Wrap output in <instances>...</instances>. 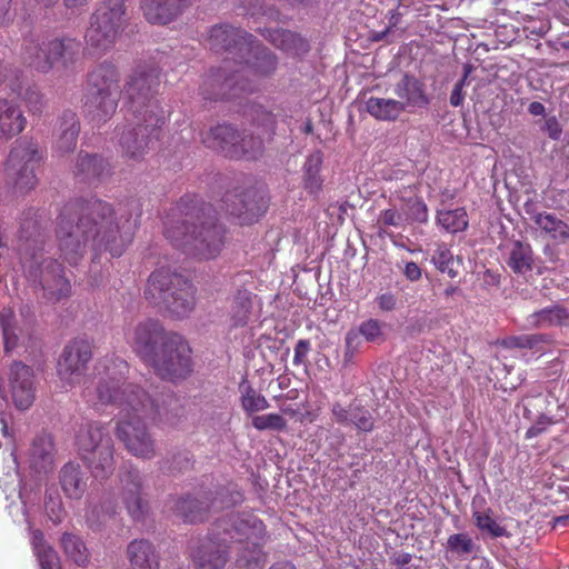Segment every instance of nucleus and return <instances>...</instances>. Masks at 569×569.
<instances>
[{
    "mask_svg": "<svg viewBox=\"0 0 569 569\" xmlns=\"http://www.w3.org/2000/svg\"><path fill=\"white\" fill-rule=\"evenodd\" d=\"M142 214L138 199L118 204L97 197L68 200L56 219V241L60 257L71 266L84 257L88 249L120 257L131 243Z\"/></svg>",
    "mask_w": 569,
    "mask_h": 569,
    "instance_id": "nucleus-1",
    "label": "nucleus"
},
{
    "mask_svg": "<svg viewBox=\"0 0 569 569\" xmlns=\"http://www.w3.org/2000/svg\"><path fill=\"white\" fill-rule=\"evenodd\" d=\"M94 370L99 377L94 406H113L119 409L120 421L116 427L117 438L133 456L152 459L156 456L154 440L148 432L146 420L168 419L178 409L179 400L172 392L156 391L153 395L139 386L127 382L129 365L120 358L99 361Z\"/></svg>",
    "mask_w": 569,
    "mask_h": 569,
    "instance_id": "nucleus-2",
    "label": "nucleus"
},
{
    "mask_svg": "<svg viewBox=\"0 0 569 569\" xmlns=\"http://www.w3.org/2000/svg\"><path fill=\"white\" fill-rule=\"evenodd\" d=\"M267 528L253 513L231 515L216 521L208 535L189 549L194 569H224L236 551L239 567L254 569L266 562Z\"/></svg>",
    "mask_w": 569,
    "mask_h": 569,
    "instance_id": "nucleus-3",
    "label": "nucleus"
},
{
    "mask_svg": "<svg viewBox=\"0 0 569 569\" xmlns=\"http://www.w3.org/2000/svg\"><path fill=\"white\" fill-rule=\"evenodd\" d=\"M160 76L156 62H146L137 66L124 84L129 124L120 134L119 146L127 161H141L164 124V111L157 98Z\"/></svg>",
    "mask_w": 569,
    "mask_h": 569,
    "instance_id": "nucleus-4",
    "label": "nucleus"
},
{
    "mask_svg": "<svg viewBox=\"0 0 569 569\" xmlns=\"http://www.w3.org/2000/svg\"><path fill=\"white\" fill-rule=\"evenodd\" d=\"M163 234L184 254L198 260H211L221 253L227 229L218 222L210 203L196 194H186L167 212Z\"/></svg>",
    "mask_w": 569,
    "mask_h": 569,
    "instance_id": "nucleus-5",
    "label": "nucleus"
},
{
    "mask_svg": "<svg viewBox=\"0 0 569 569\" xmlns=\"http://www.w3.org/2000/svg\"><path fill=\"white\" fill-rule=\"evenodd\" d=\"M240 57L231 68L211 69L203 77L201 93L206 100H232L253 92L250 76H269L277 69V57L256 41L254 37L239 47Z\"/></svg>",
    "mask_w": 569,
    "mask_h": 569,
    "instance_id": "nucleus-6",
    "label": "nucleus"
},
{
    "mask_svg": "<svg viewBox=\"0 0 569 569\" xmlns=\"http://www.w3.org/2000/svg\"><path fill=\"white\" fill-rule=\"evenodd\" d=\"M247 114L251 126L259 130V136L254 137L247 130L240 133L231 124H218L202 136V142L230 159H258L263 153L264 139L274 134L277 119L261 104H252Z\"/></svg>",
    "mask_w": 569,
    "mask_h": 569,
    "instance_id": "nucleus-7",
    "label": "nucleus"
},
{
    "mask_svg": "<svg viewBox=\"0 0 569 569\" xmlns=\"http://www.w3.org/2000/svg\"><path fill=\"white\" fill-rule=\"evenodd\" d=\"M196 292L197 289L189 279L170 269L160 268L149 276L144 298L172 316L183 318L196 307Z\"/></svg>",
    "mask_w": 569,
    "mask_h": 569,
    "instance_id": "nucleus-8",
    "label": "nucleus"
},
{
    "mask_svg": "<svg viewBox=\"0 0 569 569\" xmlns=\"http://www.w3.org/2000/svg\"><path fill=\"white\" fill-rule=\"evenodd\" d=\"M119 71L111 62L97 66L87 78L83 112L94 123L107 122L116 112L120 99Z\"/></svg>",
    "mask_w": 569,
    "mask_h": 569,
    "instance_id": "nucleus-9",
    "label": "nucleus"
},
{
    "mask_svg": "<svg viewBox=\"0 0 569 569\" xmlns=\"http://www.w3.org/2000/svg\"><path fill=\"white\" fill-rule=\"evenodd\" d=\"M76 448L96 478H106L114 470V447L109 425L89 421L76 435Z\"/></svg>",
    "mask_w": 569,
    "mask_h": 569,
    "instance_id": "nucleus-10",
    "label": "nucleus"
},
{
    "mask_svg": "<svg viewBox=\"0 0 569 569\" xmlns=\"http://www.w3.org/2000/svg\"><path fill=\"white\" fill-rule=\"evenodd\" d=\"M81 43L76 38L64 37L43 41H30L23 48L22 57L31 68L48 72L59 64L63 70H73L79 59Z\"/></svg>",
    "mask_w": 569,
    "mask_h": 569,
    "instance_id": "nucleus-11",
    "label": "nucleus"
},
{
    "mask_svg": "<svg viewBox=\"0 0 569 569\" xmlns=\"http://www.w3.org/2000/svg\"><path fill=\"white\" fill-rule=\"evenodd\" d=\"M126 21L124 0H102L84 33L87 44L99 52L109 50L122 32Z\"/></svg>",
    "mask_w": 569,
    "mask_h": 569,
    "instance_id": "nucleus-12",
    "label": "nucleus"
},
{
    "mask_svg": "<svg viewBox=\"0 0 569 569\" xmlns=\"http://www.w3.org/2000/svg\"><path fill=\"white\" fill-rule=\"evenodd\" d=\"M44 159V151L32 139H20L12 147L6 170L16 188L31 190L37 186V171Z\"/></svg>",
    "mask_w": 569,
    "mask_h": 569,
    "instance_id": "nucleus-13",
    "label": "nucleus"
},
{
    "mask_svg": "<svg viewBox=\"0 0 569 569\" xmlns=\"http://www.w3.org/2000/svg\"><path fill=\"white\" fill-rule=\"evenodd\" d=\"M191 353L188 341L178 333L161 348L147 367L162 380L171 382L184 380L192 372Z\"/></svg>",
    "mask_w": 569,
    "mask_h": 569,
    "instance_id": "nucleus-14",
    "label": "nucleus"
},
{
    "mask_svg": "<svg viewBox=\"0 0 569 569\" xmlns=\"http://www.w3.org/2000/svg\"><path fill=\"white\" fill-rule=\"evenodd\" d=\"M176 335L178 333L167 331L160 321L144 319L127 333V340L133 352L148 366L161 348Z\"/></svg>",
    "mask_w": 569,
    "mask_h": 569,
    "instance_id": "nucleus-15",
    "label": "nucleus"
},
{
    "mask_svg": "<svg viewBox=\"0 0 569 569\" xmlns=\"http://www.w3.org/2000/svg\"><path fill=\"white\" fill-rule=\"evenodd\" d=\"M267 207L264 197L253 188L241 192L228 191L222 199V209L240 224L256 222L266 212Z\"/></svg>",
    "mask_w": 569,
    "mask_h": 569,
    "instance_id": "nucleus-16",
    "label": "nucleus"
},
{
    "mask_svg": "<svg viewBox=\"0 0 569 569\" xmlns=\"http://www.w3.org/2000/svg\"><path fill=\"white\" fill-rule=\"evenodd\" d=\"M92 358V346L86 339H74L64 348L58 360L57 372L59 378L68 386L80 381Z\"/></svg>",
    "mask_w": 569,
    "mask_h": 569,
    "instance_id": "nucleus-17",
    "label": "nucleus"
},
{
    "mask_svg": "<svg viewBox=\"0 0 569 569\" xmlns=\"http://www.w3.org/2000/svg\"><path fill=\"white\" fill-rule=\"evenodd\" d=\"M252 37L242 29L229 24H217L209 31L208 43L214 52H228L229 56L224 59L222 67L231 68V62L234 63L240 57L239 47H242L243 42L248 43Z\"/></svg>",
    "mask_w": 569,
    "mask_h": 569,
    "instance_id": "nucleus-18",
    "label": "nucleus"
},
{
    "mask_svg": "<svg viewBox=\"0 0 569 569\" xmlns=\"http://www.w3.org/2000/svg\"><path fill=\"white\" fill-rule=\"evenodd\" d=\"M120 498L133 520H142L149 510L143 497L142 477L138 469L128 468L120 472Z\"/></svg>",
    "mask_w": 569,
    "mask_h": 569,
    "instance_id": "nucleus-19",
    "label": "nucleus"
},
{
    "mask_svg": "<svg viewBox=\"0 0 569 569\" xmlns=\"http://www.w3.org/2000/svg\"><path fill=\"white\" fill-rule=\"evenodd\" d=\"M39 283L43 290V297L51 302H59L70 297L71 283L64 274L62 264L52 258L41 261Z\"/></svg>",
    "mask_w": 569,
    "mask_h": 569,
    "instance_id": "nucleus-20",
    "label": "nucleus"
},
{
    "mask_svg": "<svg viewBox=\"0 0 569 569\" xmlns=\"http://www.w3.org/2000/svg\"><path fill=\"white\" fill-rule=\"evenodd\" d=\"M9 387L12 402L19 410L29 409L36 398L33 370L31 367L16 361L10 367Z\"/></svg>",
    "mask_w": 569,
    "mask_h": 569,
    "instance_id": "nucleus-21",
    "label": "nucleus"
},
{
    "mask_svg": "<svg viewBox=\"0 0 569 569\" xmlns=\"http://www.w3.org/2000/svg\"><path fill=\"white\" fill-rule=\"evenodd\" d=\"M393 93L399 98L397 101L402 104L403 111H411L415 108H427L430 103L426 84L409 73H405L393 86Z\"/></svg>",
    "mask_w": 569,
    "mask_h": 569,
    "instance_id": "nucleus-22",
    "label": "nucleus"
},
{
    "mask_svg": "<svg viewBox=\"0 0 569 569\" xmlns=\"http://www.w3.org/2000/svg\"><path fill=\"white\" fill-rule=\"evenodd\" d=\"M254 298L256 296L248 289H238L233 293L228 310L230 329L244 328L258 318Z\"/></svg>",
    "mask_w": 569,
    "mask_h": 569,
    "instance_id": "nucleus-23",
    "label": "nucleus"
},
{
    "mask_svg": "<svg viewBox=\"0 0 569 569\" xmlns=\"http://www.w3.org/2000/svg\"><path fill=\"white\" fill-rule=\"evenodd\" d=\"M73 173L80 181L96 184L111 176V166L100 156L81 151L78 154Z\"/></svg>",
    "mask_w": 569,
    "mask_h": 569,
    "instance_id": "nucleus-24",
    "label": "nucleus"
},
{
    "mask_svg": "<svg viewBox=\"0 0 569 569\" xmlns=\"http://www.w3.org/2000/svg\"><path fill=\"white\" fill-rule=\"evenodd\" d=\"M192 0H142L146 19L153 24L171 22Z\"/></svg>",
    "mask_w": 569,
    "mask_h": 569,
    "instance_id": "nucleus-25",
    "label": "nucleus"
},
{
    "mask_svg": "<svg viewBox=\"0 0 569 569\" xmlns=\"http://www.w3.org/2000/svg\"><path fill=\"white\" fill-rule=\"evenodd\" d=\"M212 500L208 495L201 498L181 497L172 500L170 507L183 521L196 523L204 521L208 517Z\"/></svg>",
    "mask_w": 569,
    "mask_h": 569,
    "instance_id": "nucleus-26",
    "label": "nucleus"
},
{
    "mask_svg": "<svg viewBox=\"0 0 569 569\" xmlns=\"http://www.w3.org/2000/svg\"><path fill=\"white\" fill-rule=\"evenodd\" d=\"M27 118L21 108L12 100L0 99V137L11 139L21 133Z\"/></svg>",
    "mask_w": 569,
    "mask_h": 569,
    "instance_id": "nucleus-27",
    "label": "nucleus"
},
{
    "mask_svg": "<svg viewBox=\"0 0 569 569\" xmlns=\"http://www.w3.org/2000/svg\"><path fill=\"white\" fill-rule=\"evenodd\" d=\"M59 479L62 491L70 499H80L87 490L88 478L77 463H66Z\"/></svg>",
    "mask_w": 569,
    "mask_h": 569,
    "instance_id": "nucleus-28",
    "label": "nucleus"
},
{
    "mask_svg": "<svg viewBox=\"0 0 569 569\" xmlns=\"http://www.w3.org/2000/svg\"><path fill=\"white\" fill-rule=\"evenodd\" d=\"M130 563L138 569H159V555L147 539H136L128 545Z\"/></svg>",
    "mask_w": 569,
    "mask_h": 569,
    "instance_id": "nucleus-29",
    "label": "nucleus"
},
{
    "mask_svg": "<svg viewBox=\"0 0 569 569\" xmlns=\"http://www.w3.org/2000/svg\"><path fill=\"white\" fill-rule=\"evenodd\" d=\"M266 32L267 34L264 32L262 34L282 51L299 56L309 50L308 41L296 32L284 29H268Z\"/></svg>",
    "mask_w": 569,
    "mask_h": 569,
    "instance_id": "nucleus-30",
    "label": "nucleus"
},
{
    "mask_svg": "<svg viewBox=\"0 0 569 569\" xmlns=\"http://www.w3.org/2000/svg\"><path fill=\"white\" fill-rule=\"evenodd\" d=\"M29 459L31 467L38 471H47L53 462V442L49 435L37 436L30 448Z\"/></svg>",
    "mask_w": 569,
    "mask_h": 569,
    "instance_id": "nucleus-31",
    "label": "nucleus"
},
{
    "mask_svg": "<svg viewBox=\"0 0 569 569\" xmlns=\"http://www.w3.org/2000/svg\"><path fill=\"white\" fill-rule=\"evenodd\" d=\"M506 263L517 274L531 272L535 267L531 246L519 240L513 241L510 246Z\"/></svg>",
    "mask_w": 569,
    "mask_h": 569,
    "instance_id": "nucleus-32",
    "label": "nucleus"
},
{
    "mask_svg": "<svg viewBox=\"0 0 569 569\" xmlns=\"http://www.w3.org/2000/svg\"><path fill=\"white\" fill-rule=\"evenodd\" d=\"M60 134L56 142V149L59 153L64 154L73 151L77 146L80 132V122L72 111H67L60 120Z\"/></svg>",
    "mask_w": 569,
    "mask_h": 569,
    "instance_id": "nucleus-33",
    "label": "nucleus"
},
{
    "mask_svg": "<svg viewBox=\"0 0 569 569\" xmlns=\"http://www.w3.org/2000/svg\"><path fill=\"white\" fill-rule=\"evenodd\" d=\"M535 224L552 240L563 243L569 240V224L549 212H537L531 216Z\"/></svg>",
    "mask_w": 569,
    "mask_h": 569,
    "instance_id": "nucleus-34",
    "label": "nucleus"
},
{
    "mask_svg": "<svg viewBox=\"0 0 569 569\" xmlns=\"http://www.w3.org/2000/svg\"><path fill=\"white\" fill-rule=\"evenodd\" d=\"M569 319V312L559 305L546 307L527 317L528 328H548L561 326Z\"/></svg>",
    "mask_w": 569,
    "mask_h": 569,
    "instance_id": "nucleus-35",
    "label": "nucleus"
},
{
    "mask_svg": "<svg viewBox=\"0 0 569 569\" xmlns=\"http://www.w3.org/2000/svg\"><path fill=\"white\" fill-rule=\"evenodd\" d=\"M366 109L370 116L380 121H395L405 112L402 104L396 99L370 97L366 102Z\"/></svg>",
    "mask_w": 569,
    "mask_h": 569,
    "instance_id": "nucleus-36",
    "label": "nucleus"
},
{
    "mask_svg": "<svg viewBox=\"0 0 569 569\" xmlns=\"http://www.w3.org/2000/svg\"><path fill=\"white\" fill-rule=\"evenodd\" d=\"M406 193H412L411 189H406ZM401 212L406 222L426 223L429 218V211L423 199L417 194L402 196Z\"/></svg>",
    "mask_w": 569,
    "mask_h": 569,
    "instance_id": "nucleus-37",
    "label": "nucleus"
},
{
    "mask_svg": "<svg viewBox=\"0 0 569 569\" xmlns=\"http://www.w3.org/2000/svg\"><path fill=\"white\" fill-rule=\"evenodd\" d=\"M525 400L527 402L525 405L523 417L529 420L536 419L535 423L530 428H528V430L526 431V436H525L526 439H531V438L538 437L541 433L546 432L548 430V428L551 425H553V420H552V418H550L543 413L536 415L530 409V407L536 408L538 406V402L545 403V399L542 398L541 395H538L537 397H531V398L527 397Z\"/></svg>",
    "mask_w": 569,
    "mask_h": 569,
    "instance_id": "nucleus-38",
    "label": "nucleus"
},
{
    "mask_svg": "<svg viewBox=\"0 0 569 569\" xmlns=\"http://www.w3.org/2000/svg\"><path fill=\"white\" fill-rule=\"evenodd\" d=\"M239 389L241 393V408L248 416H253V413L263 411L270 407L267 398L256 390L247 380L240 383Z\"/></svg>",
    "mask_w": 569,
    "mask_h": 569,
    "instance_id": "nucleus-39",
    "label": "nucleus"
},
{
    "mask_svg": "<svg viewBox=\"0 0 569 569\" xmlns=\"http://www.w3.org/2000/svg\"><path fill=\"white\" fill-rule=\"evenodd\" d=\"M322 166V152L316 151L311 153L303 166L305 169V189L311 193H318L322 188V179L320 170Z\"/></svg>",
    "mask_w": 569,
    "mask_h": 569,
    "instance_id": "nucleus-40",
    "label": "nucleus"
},
{
    "mask_svg": "<svg viewBox=\"0 0 569 569\" xmlns=\"http://www.w3.org/2000/svg\"><path fill=\"white\" fill-rule=\"evenodd\" d=\"M437 223L450 233H457L467 229L469 220L465 208L439 210Z\"/></svg>",
    "mask_w": 569,
    "mask_h": 569,
    "instance_id": "nucleus-41",
    "label": "nucleus"
},
{
    "mask_svg": "<svg viewBox=\"0 0 569 569\" xmlns=\"http://www.w3.org/2000/svg\"><path fill=\"white\" fill-rule=\"evenodd\" d=\"M40 226L34 219H26L19 229V252L21 257L28 254L30 248H34L40 243Z\"/></svg>",
    "mask_w": 569,
    "mask_h": 569,
    "instance_id": "nucleus-42",
    "label": "nucleus"
},
{
    "mask_svg": "<svg viewBox=\"0 0 569 569\" xmlns=\"http://www.w3.org/2000/svg\"><path fill=\"white\" fill-rule=\"evenodd\" d=\"M61 542L67 557L76 565L84 567L89 562L88 549L79 537L64 533Z\"/></svg>",
    "mask_w": 569,
    "mask_h": 569,
    "instance_id": "nucleus-43",
    "label": "nucleus"
},
{
    "mask_svg": "<svg viewBox=\"0 0 569 569\" xmlns=\"http://www.w3.org/2000/svg\"><path fill=\"white\" fill-rule=\"evenodd\" d=\"M431 260L440 272L447 273L450 278L458 276L456 266L460 263V260L455 258L451 250L445 243L437 246Z\"/></svg>",
    "mask_w": 569,
    "mask_h": 569,
    "instance_id": "nucleus-44",
    "label": "nucleus"
},
{
    "mask_svg": "<svg viewBox=\"0 0 569 569\" xmlns=\"http://www.w3.org/2000/svg\"><path fill=\"white\" fill-rule=\"evenodd\" d=\"M475 526L481 531L487 532L493 538L507 536L505 527L500 526L491 516V510L475 511L472 513Z\"/></svg>",
    "mask_w": 569,
    "mask_h": 569,
    "instance_id": "nucleus-45",
    "label": "nucleus"
},
{
    "mask_svg": "<svg viewBox=\"0 0 569 569\" xmlns=\"http://www.w3.org/2000/svg\"><path fill=\"white\" fill-rule=\"evenodd\" d=\"M252 427L259 431L272 430V431H287L288 422L284 417L280 413H267L260 416H252Z\"/></svg>",
    "mask_w": 569,
    "mask_h": 569,
    "instance_id": "nucleus-46",
    "label": "nucleus"
},
{
    "mask_svg": "<svg viewBox=\"0 0 569 569\" xmlns=\"http://www.w3.org/2000/svg\"><path fill=\"white\" fill-rule=\"evenodd\" d=\"M349 425L355 426L359 431L370 432L375 428V419L369 410L362 406H355L351 408Z\"/></svg>",
    "mask_w": 569,
    "mask_h": 569,
    "instance_id": "nucleus-47",
    "label": "nucleus"
},
{
    "mask_svg": "<svg viewBox=\"0 0 569 569\" xmlns=\"http://www.w3.org/2000/svg\"><path fill=\"white\" fill-rule=\"evenodd\" d=\"M405 222L406 221L402 212L399 211L397 208H388L381 210L377 219L379 234L386 232L387 227L401 228L403 227Z\"/></svg>",
    "mask_w": 569,
    "mask_h": 569,
    "instance_id": "nucleus-48",
    "label": "nucleus"
},
{
    "mask_svg": "<svg viewBox=\"0 0 569 569\" xmlns=\"http://www.w3.org/2000/svg\"><path fill=\"white\" fill-rule=\"evenodd\" d=\"M448 549L458 555H469L473 551V541L467 533H453L447 540Z\"/></svg>",
    "mask_w": 569,
    "mask_h": 569,
    "instance_id": "nucleus-49",
    "label": "nucleus"
},
{
    "mask_svg": "<svg viewBox=\"0 0 569 569\" xmlns=\"http://www.w3.org/2000/svg\"><path fill=\"white\" fill-rule=\"evenodd\" d=\"M12 91L17 93L26 101L31 112H40L43 106V99L36 87H28L24 91L21 87H12Z\"/></svg>",
    "mask_w": 569,
    "mask_h": 569,
    "instance_id": "nucleus-50",
    "label": "nucleus"
},
{
    "mask_svg": "<svg viewBox=\"0 0 569 569\" xmlns=\"http://www.w3.org/2000/svg\"><path fill=\"white\" fill-rule=\"evenodd\" d=\"M359 335L367 341L376 342L382 336L381 323L377 319H369L359 326Z\"/></svg>",
    "mask_w": 569,
    "mask_h": 569,
    "instance_id": "nucleus-51",
    "label": "nucleus"
},
{
    "mask_svg": "<svg viewBox=\"0 0 569 569\" xmlns=\"http://www.w3.org/2000/svg\"><path fill=\"white\" fill-rule=\"evenodd\" d=\"M41 569H60L59 557L57 552L50 547L40 548L34 552Z\"/></svg>",
    "mask_w": 569,
    "mask_h": 569,
    "instance_id": "nucleus-52",
    "label": "nucleus"
},
{
    "mask_svg": "<svg viewBox=\"0 0 569 569\" xmlns=\"http://www.w3.org/2000/svg\"><path fill=\"white\" fill-rule=\"evenodd\" d=\"M545 341L543 335H523L511 339V343L518 348L532 349Z\"/></svg>",
    "mask_w": 569,
    "mask_h": 569,
    "instance_id": "nucleus-53",
    "label": "nucleus"
},
{
    "mask_svg": "<svg viewBox=\"0 0 569 569\" xmlns=\"http://www.w3.org/2000/svg\"><path fill=\"white\" fill-rule=\"evenodd\" d=\"M311 350L309 340L300 339L295 346L293 363L296 366L303 365L307 361L308 353Z\"/></svg>",
    "mask_w": 569,
    "mask_h": 569,
    "instance_id": "nucleus-54",
    "label": "nucleus"
},
{
    "mask_svg": "<svg viewBox=\"0 0 569 569\" xmlns=\"http://www.w3.org/2000/svg\"><path fill=\"white\" fill-rule=\"evenodd\" d=\"M355 406H350L349 408H345L339 402L332 405V416L335 421L339 425L348 426L351 418V408Z\"/></svg>",
    "mask_w": 569,
    "mask_h": 569,
    "instance_id": "nucleus-55",
    "label": "nucleus"
},
{
    "mask_svg": "<svg viewBox=\"0 0 569 569\" xmlns=\"http://www.w3.org/2000/svg\"><path fill=\"white\" fill-rule=\"evenodd\" d=\"M543 130L547 132L550 139L558 140L562 133V129L556 119V117H550L546 120Z\"/></svg>",
    "mask_w": 569,
    "mask_h": 569,
    "instance_id": "nucleus-56",
    "label": "nucleus"
},
{
    "mask_svg": "<svg viewBox=\"0 0 569 569\" xmlns=\"http://www.w3.org/2000/svg\"><path fill=\"white\" fill-rule=\"evenodd\" d=\"M46 510L49 518L54 522H60L62 518V506L60 501L50 500L46 502Z\"/></svg>",
    "mask_w": 569,
    "mask_h": 569,
    "instance_id": "nucleus-57",
    "label": "nucleus"
},
{
    "mask_svg": "<svg viewBox=\"0 0 569 569\" xmlns=\"http://www.w3.org/2000/svg\"><path fill=\"white\" fill-rule=\"evenodd\" d=\"M280 412V415L293 418L301 423L307 419V416L309 415V412H301L299 408H295L291 405L281 406Z\"/></svg>",
    "mask_w": 569,
    "mask_h": 569,
    "instance_id": "nucleus-58",
    "label": "nucleus"
},
{
    "mask_svg": "<svg viewBox=\"0 0 569 569\" xmlns=\"http://www.w3.org/2000/svg\"><path fill=\"white\" fill-rule=\"evenodd\" d=\"M379 308L383 311H391L396 308L397 299L392 293H382L377 298Z\"/></svg>",
    "mask_w": 569,
    "mask_h": 569,
    "instance_id": "nucleus-59",
    "label": "nucleus"
},
{
    "mask_svg": "<svg viewBox=\"0 0 569 569\" xmlns=\"http://www.w3.org/2000/svg\"><path fill=\"white\" fill-rule=\"evenodd\" d=\"M403 274L410 281H418L421 278V269L416 262L410 261L406 263Z\"/></svg>",
    "mask_w": 569,
    "mask_h": 569,
    "instance_id": "nucleus-60",
    "label": "nucleus"
},
{
    "mask_svg": "<svg viewBox=\"0 0 569 569\" xmlns=\"http://www.w3.org/2000/svg\"><path fill=\"white\" fill-rule=\"evenodd\" d=\"M358 345H359V332H353V331L348 332L346 336L347 351L352 355L353 351L357 349Z\"/></svg>",
    "mask_w": 569,
    "mask_h": 569,
    "instance_id": "nucleus-61",
    "label": "nucleus"
},
{
    "mask_svg": "<svg viewBox=\"0 0 569 569\" xmlns=\"http://www.w3.org/2000/svg\"><path fill=\"white\" fill-rule=\"evenodd\" d=\"M463 100V89L455 86L450 94V104L453 107H459L462 104Z\"/></svg>",
    "mask_w": 569,
    "mask_h": 569,
    "instance_id": "nucleus-62",
    "label": "nucleus"
},
{
    "mask_svg": "<svg viewBox=\"0 0 569 569\" xmlns=\"http://www.w3.org/2000/svg\"><path fill=\"white\" fill-rule=\"evenodd\" d=\"M32 546L34 552L39 551L40 548H46L49 546L46 543L43 533L40 530H34L32 532Z\"/></svg>",
    "mask_w": 569,
    "mask_h": 569,
    "instance_id": "nucleus-63",
    "label": "nucleus"
},
{
    "mask_svg": "<svg viewBox=\"0 0 569 569\" xmlns=\"http://www.w3.org/2000/svg\"><path fill=\"white\" fill-rule=\"evenodd\" d=\"M528 111L532 116H543L546 108L541 102L533 101L529 104Z\"/></svg>",
    "mask_w": 569,
    "mask_h": 569,
    "instance_id": "nucleus-64",
    "label": "nucleus"
}]
</instances>
